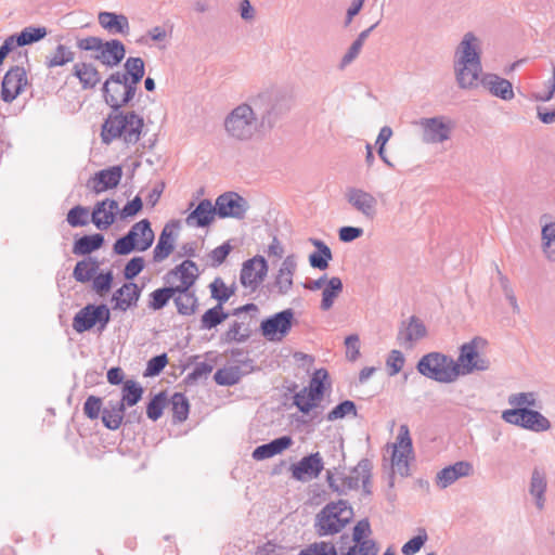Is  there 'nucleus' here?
<instances>
[{
    "mask_svg": "<svg viewBox=\"0 0 555 555\" xmlns=\"http://www.w3.org/2000/svg\"><path fill=\"white\" fill-rule=\"evenodd\" d=\"M282 94L275 89H264L249 95L224 117L227 135L240 142L250 141L273 127L282 113Z\"/></svg>",
    "mask_w": 555,
    "mask_h": 555,
    "instance_id": "nucleus-1",
    "label": "nucleus"
},
{
    "mask_svg": "<svg viewBox=\"0 0 555 555\" xmlns=\"http://www.w3.org/2000/svg\"><path fill=\"white\" fill-rule=\"evenodd\" d=\"M143 118L134 112L109 114L102 125L101 138L105 144L121 139L127 144H135L142 133Z\"/></svg>",
    "mask_w": 555,
    "mask_h": 555,
    "instance_id": "nucleus-2",
    "label": "nucleus"
},
{
    "mask_svg": "<svg viewBox=\"0 0 555 555\" xmlns=\"http://www.w3.org/2000/svg\"><path fill=\"white\" fill-rule=\"evenodd\" d=\"M76 46L81 51L91 52L93 60L109 68L119 65L126 55V47L118 39L103 40L89 36L78 39Z\"/></svg>",
    "mask_w": 555,
    "mask_h": 555,
    "instance_id": "nucleus-3",
    "label": "nucleus"
},
{
    "mask_svg": "<svg viewBox=\"0 0 555 555\" xmlns=\"http://www.w3.org/2000/svg\"><path fill=\"white\" fill-rule=\"evenodd\" d=\"M353 511L344 500L326 504L315 518V529L320 535L339 532L352 519Z\"/></svg>",
    "mask_w": 555,
    "mask_h": 555,
    "instance_id": "nucleus-4",
    "label": "nucleus"
},
{
    "mask_svg": "<svg viewBox=\"0 0 555 555\" xmlns=\"http://www.w3.org/2000/svg\"><path fill=\"white\" fill-rule=\"evenodd\" d=\"M486 345L487 341L483 338L475 337L461 346L456 361L453 360L455 371H457L456 378L474 372L489 370L490 361L481 352L486 348Z\"/></svg>",
    "mask_w": 555,
    "mask_h": 555,
    "instance_id": "nucleus-5",
    "label": "nucleus"
},
{
    "mask_svg": "<svg viewBox=\"0 0 555 555\" xmlns=\"http://www.w3.org/2000/svg\"><path fill=\"white\" fill-rule=\"evenodd\" d=\"M372 463L367 459L361 460L349 475H333L327 473V482L332 490L339 494H346L350 490H356L362 485L365 493H370L369 485L371 479Z\"/></svg>",
    "mask_w": 555,
    "mask_h": 555,
    "instance_id": "nucleus-6",
    "label": "nucleus"
},
{
    "mask_svg": "<svg viewBox=\"0 0 555 555\" xmlns=\"http://www.w3.org/2000/svg\"><path fill=\"white\" fill-rule=\"evenodd\" d=\"M155 235L147 219H142L134 223L129 232L118 238L113 246V250L117 255H128L132 250L145 251L153 242Z\"/></svg>",
    "mask_w": 555,
    "mask_h": 555,
    "instance_id": "nucleus-7",
    "label": "nucleus"
},
{
    "mask_svg": "<svg viewBox=\"0 0 555 555\" xmlns=\"http://www.w3.org/2000/svg\"><path fill=\"white\" fill-rule=\"evenodd\" d=\"M416 369L423 376L439 383L456 380L457 371H455L453 359L440 352H429L423 356Z\"/></svg>",
    "mask_w": 555,
    "mask_h": 555,
    "instance_id": "nucleus-8",
    "label": "nucleus"
},
{
    "mask_svg": "<svg viewBox=\"0 0 555 555\" xmlns=\"http://www.w3.org/2000/svg\"><path fill=\"white\" fill-rule=\"evenodd\" d=\"M137 89L126 80L120 72H115L106 79L103 85V95L107 105L113 109L126 106L134 98Z\"/></svg>",
    "mask_w": 555,
    "mask_h": 555,
    "instance_id": "nucleus-9",
    "label": "nucleus"
},
{
    "mask_svg": "<svg viewBox=\"0 0 555 555\" xmlns=\"http://www.w3.org/2000/svg\"><path fill=\"white\" fill-rule=\"evenodd\" d=\"M415 125L422 131V141L426 144H441L450 140L454 122L447 116L424 117Z\"/></svg>",
    "mask_w": 555,
    "mask_h": 555,
    "instance_id": "nucleus-10",
    "label": "nucleus"
},
{
    "mask_svg": "<svg viewBox=\"0 0 555 555\" xmlns=\"http://www.w3.org/2000/svg\"><path fill=\"white\" fill-rule=\"evenodd\" d=\"M111 320V312L106 305H87L80 309L73 319V328L83 333L98 325L103 331Z\"/></svg>",
    "mask_w": 555,
    "mask_h": 555,
    "instance_id": "nucleus-11",
    "label": "nucleus"
},
{
    "mask_svg": "<svg viewBox=\"0 0 555 555\" xmlns=\"http://www.w3.org/2000/svg\"><path fill=\"white\" fill-rule=\"evenodd\" d=\"M502 418L508 424L535 433L546 431L551 428V422L544 415L527 408L505 410L502 413Z\"/></svg>",
    "mask_w": 555,
    "mask_h": 555,
    "instance_id": "nucleus-12",
    "label": "nucleus"
},
{
    "mask_svg": "<svg viewBox=\"0 0 555 555\" xmlns=\"http://www.w3.org/2000/svg\"><path fill=\"white\" fill-rule=\"evenodd\" d=\"M294 311L285 309L267 319L260 324L262 335L271 341H281L291 331Z\"/></svg>",
    "mask_w": 555,
    "mask_h": 555,
    "instance_id": "nucleus-13",
    "label": "nucleus"
},
{
    "mask_svg": "<svg viewBox=\"0 0 555 555\" xmlns=\"http://www.w3.org/2000/svg\"><path fill=\"white\" fill-rule=\"evenodd\" d=\"M345 198L364 219L372 221L376 218L378 201L372 193L361 188L349 186L346 189Z\"/></svg>",
    "mask_w": 555,
    "mask_h": 555,
    "instance_id": "nucleus-14",
    "label": "nucleus"
},
{
    "mask_svg": "<svg viewBox=\"0 0 555 555\" xmlns=\"http://www.w3.org/2000/svg\"><path fill=\"white\" fill-rule=\"evenodd\" d=\"M412 454V440L406 425H401L396 443L392 446L391 466L395 473L405 476L409 472V459Z\"/></svg>",
    "mask_w": 555,
    "mask_h": 555,
    "instance_id": "nucleus-15",
    "label": "nucleus"
},
{
    "mask_svg": "<svg viewBox=\"0 0 555 555\" xmlns=\"http://www.w3.org/2000/svg\"><path fill=\"white\" fill-rule=\"evenodd\" d=\"M217 216L242 220L249 209V203L235 192H225L216 199Z\"/></svg>",
    "mask_w": 555,
    "mask_h": 555,
    "instance_id": "nucleus-16",
    "label": "nucleus"
},
{
    "mask_svg": "<svg viewBox=\"0 0 555 555\" xmlns=\"http://www.w3.org/2000/svg\"><path fill=\"white\" fill-rule=\"evenodd\" d=\"M28 85L27 73L22 66L11 67L4 75L1 83V100L12 103L21 95Z\"/></svg>",
    "mask_w": 555,
    "mask_h": 555,
    "instance_id": "nucleus-17",
    "label": "nucleus"
},
{
    "mask_svg": "<svg viewBox=\"0 0 555 555\" xmlns=\"http://www.w3.org/2000/svg\"><path fill=\"white\" fill-rule=\"evenodd\" d=\"M267 273V260L262 256H255L243 263L240 281L245 288L255 291L263 282Z\"/></svg>",
    "mask_w": 555,
    "mask_h": 555,
    "instance_id": "nucleus-18",
    "label": "nucleus"
},
{
    "mask_svg": "<svg viewBox=\"0 0 555 555\" xmlns=\"http://www.w3.org/2000/svg\"><path fill=\"white\" fill-rule=\"evenodd\" d=\"M455 81L459 88L472 90L480 83L482 74L481 62H460L453 61Z\"/></svg>",
    "mask_w": 555,
    "mask_h": 555,
    "instance_id": "nucleus-19",
    "label": "nucleus"
},
{
    "mask_svg": "<svg viewBox=\"0 0 555 555\" xmlns=\"http://www.w3.org/2000/svg\"><path fill=\"white\" fill-rule=\"evenodd\" d=\"M121 178L122 168L120 166H112L95 172L94 176L88 180L87 188L92 193L99 195L115 189L120 183Z\"/></svg>",
    "mask_w": 555,
    "mask_h": 555,
    "instance_id": "nucleus-20",
    "label": "nucleus"
},
{
    "mask_svg": "<svg viewBox=\"0 0 555 555\" xmlns=\"http://www.w3.org/2000/svg\"><path fill=\"white\" fill-rule=\"evenodd\" d=\"M198 276V268L192 260H184L168 272L166 280L173 288L190 289Z\"/></svg>",
    "mask_w": 555,
    "mask_h": 555,
    "instance_id": "nucleus-21",
    "label": "nucleus"
},
{
    "mask_svg": "<svg viewBox=\"0 0 555 555\" xmlns=\"http://www.w3.org/2000/svg\"><path fill=\"white\" fill-rule=\"evenodd\" d=\"M324 463L319 452L302 457L291 466L292 477L298 481H309L317 478L323 470Z\"/></svg>",
    "mask_w": 555,
    "mask_h": 555,
    "instance_id": "nucleus-22",
    "label": "nucleus"
},
{
    "mask_svg": "<svg viewBox=\"0 0 555 555\" xmlns=\"http://www.w3.org/2000/svg\"><path fill=\"white\" fill-rule=\"evenodd\" d=\"M482 40L474 33L468 31L463 35L460 43L455 48L453 61L460 62H481Z\"/></svg>",
    "mask_w": 555,
    "mask_h": 555,
    "instance_id": "nucleus-23",
    "label": "nucleus"
},
{
    "mask_svg": "<svg viewBox=\"0 0 555 555\" xmlns=\"http://www.w3.org/2000/svg\"><path fill=\"white\" fill-rule=\"evenodd\" d=\"M297 267L298 260L296 255L291 254L283 259L273 282V287L276 289L279 295L284 296L292 291L294 285L293 279L297 271Z\"/></svg>",
    "mask_w": 555,
    "mask_h": 555,
    "instance_id": "nucleus-24",
    "label": "nucleus"
},
{
    "mask_svg": "<svg viewBox=\"0 0 555 555\" xmlns=\"http://www.w3.org/2000/svg\"><path fill=\"white\" fill-rule=\"evenodd\" d=\"M474 473V467L470 462L459 461L440 469L435 478L436 486L443 490L456 482L459 479L468 477Z\"/></svg>",
    "mask_w": 555,
    "mask_h": 555,
    "instance_id": "nucleus-25",
    "label": "nucleus"
},
{
    "mask_svg": "<svg viewBox=\"0 0 555 555\" xmlns=\"http://www.w3.org/2000/svg\"><path fill=\"white\" fill-rule=\"evenodd\" d=\"M119 214V206L115 199L106 198L98 202L91 214V221L99 230H107Z\"/></svg>",
    "mask_w": 555,
    "mask_h": 555,
    "instance_id": "nucleus-26",
    "label": "nucleus"
},
{
    "mask_svg": "<svg viewBox=\"0 0 555 555\" xmlns=\"http://www.w3.org/2000/svg\"><path fill=\"white\" fill-rule=\"evenodd\" d=\"M179 229V222L172 221L167 223L157 241V244L153 250V259L155 262H162L167 259L175 248V242L177 238L176 231Z\"/></svg>",
    "mask_w": 555,
    "mask_h": 555,
    "instance_id": "nucleus-27",
    "label": "nucleus"
},
{
    "mask_svg": "<svg viewBox=\"0 0 555 555\" xmlns=\"http://www.w3.org/2000/svg\"><path fill=\"white\" fill-rule=\"evenodd\" d=\"M480 85L491 95L496 96L503 101H511L515 96L512 82L496 74H483L480 78Z\"/></svg>",
    "mask_w": 555,
    "mask_h": 555,
    "instance_id": "nucleus-28",
    "label": "nucleus"
},
{
    "mask_svg": "<svg viewBox=\"0 0 555 555\" xmlns=\"http://www.w3.org/2000/svg\"><path fill=\"white\" fill-rule=\"evenodd\" d=\"M98 23L112 35L128 36L130 33L129 20L124 14L103 11L98 14Z\"/></svg>",
    "mask_w": 555,
    "mask_h": 555,
    "instance_id": "nucleus-29",
    "label": "nucleus"
},
{
    "mask_svg": "<svg viewBox=\"0 0 555 555\" xmlns=\"http://www.w3.org/2000/svg\"><path fill=\"white\" fill-rule=\"evenodd\" d=\"M217 215L216 204L209 199H203L196 208L186 217L185 222L190 227L204 228L209 225Z\"/></svg>",
    "mask_w": 555,
    "mask_h": 555,
    "instance_id": "nucleus-30",
    "label": "nucleus"
},
{
    "mask_svg": "<svg viewBox=\"0 0 555 555\" xmlns=\"http://www.w3.org/2000/svg\"><path fill=\"white\" fill-rule=\"evenodd\" d=\"M427 334L426 326L424 323L412 317L406 326L400 330L398 339L400 344L405 348H412L418 340L424 338Z\"/></svg>",
    "mask_w": 555,
    "mask_h": 555,
    "instance_id": "nucleus-31",
    "label": "nucleus"
},
{
    "mask_svg": "<svg viewBox=\"0 0 555 555\" xmlns=\"http://www.w3.org/2000/svg\"><path fill=\"white\" fill-rule=\"evenodd\" d=\"M73 75L79 80L82 89H93L101 81V74L96 66L88 62L74 64Z\"/></svg>",
    "mask_w": 555,
    "mask_h": 555,
    "instance_id": "nucleus-32",
    "label": "nucleus"
},
{
    "mask_svg": "<svg viewBox=\"0 0 555 555\" xmlns=\"http://www.w3.org/2000/svg\"><path fill=\"white\" fill-rule=\"evenodd\" d=\"M139 297L140 289L137 284L126 283L113 294L112 301L115 302V309L126 311L137 304Z\"/></svg>",
    "mask_w": 555,
    "mask_h": 555,
    "instance_id": "nucleus-33",
    "label": "nucleus"
},
{
    "mask_svg": "<svg viewBox=\"0 0 555 555\" xmlns=\"http://www.w3.org/2000/svg\"><path fill=\"white\" fill-rule=\"evenodd\" d=\"M292 443L293 440L289 436L276 438L269 443L257 447L253 452V457L256 461L270 459L276 454L282 453L284 450L289 448Z\"/></svg>",
    "mask_w": 555,
    "mask_h": 555,
    "instance_id": "nucleus-34",
    "label": "nucleus"
},
{
    "mask_svg": "<svg viewBox=\"0 0 555 555\" xmlns=\"http://www.w3.org/2000/svg\"><path fill=\"white\" fill-rule=\"evenodd\" d=\"M546 478L543 472L533 469L531 474L529 493L533 498L534 505L539 511H543L545 507V492H546Z\"/></svg>",
    "mask_w": 555,
    "mask_h": 555,
    "instance_id": "nucleus-35",
    "label": "nucleus"
},
{
    "mask_svg": "<svg viewBox=\"0 0 555 555\" xmlns=\"http://www.w3.org/2000/svg\"><path fill=\"white\" fill-rule=\"evenodd\" d=\"M309 241L318 249V251L309 256L310 266L319 270L327 269L328 262L333 259L331 248L323 241L318 238H310Z\"/></svg>",
    "mask_w": 555,
    "mask_h": 555,
    "instance_id": "nucleus-36",
    "label": "nucleus"
},
{
    "mask_svg": "<svg viewBox=\"0 0 555 555\" xmlns=\"http://www.w3.org/2000/svg\"><path fill=\"white\" fill-rule=\"evenodd\" d=\"M125 414L124 403L109 401L102 411V422L108 429L116 430L120 427Z\"/></svg>",
    "mask_w": 555,
    "mask_h": 555,
    "instance_id": "nucleus-37",
    "label": "nucleus"
},
{
    "mask_svg": "<svg viewBox=\"0 0 555 555\" xmlns=\"http://www.w3.org/2000/svg\"><path fill=\"white\" fill-rule=\"evenodd\" d=\"M343 287L344 286H343V282H341L340 278H338V276L330 278L325 287L322 291V300H321L320 308L323 311H328L333 307L335 300L341 294Z\"/></svg>",
    "mask_w": 555,
    "mask_h": 555,
    "instance_id": "nucleus-38",
    "label": "nucleus"
},
{
    "mask_svg": "<svg viewBox=\"0 0 555 555\" xmlns=\"http://www.w3.org/2000/svg\"><path fill=\"white\" fill-rule=\"evenodd\" d=\"M246 374L241 364H231L219 369L214 376L215 382L220 386H233Z\"/></svg>",
    "mask_w": 555,
    "mask_h": 555,
    "instance_id": "nucleus-39",
    "label": "nucleus"
},
{
    "mask_svg": "<svg viewBox=\"0 0 555 555\" xmlns=\"http://www.w3.org/2000/svg\"><path fill=\"white\" fill-rule=\"evenodd\" d=\"M541 241L544 257L547 261L555 262V221H548L542 225Z\"/></svg>",
    "mask_w": 555,
    "mask_h": 555,
    "instance_id": "nucleus-40",
    "label": "nucleus"
},
{
    "mask_svg": "<svg viewBox=\"0 0 555 555\" xmlns=\"http://www.w3.org/2000/svg\"><path fill=\"white\" fill-rule=\"evenodd\" d=\"M124 72H120V75H124L129 83L138 88V83L145 73L144 61L141 57H128L124 64Z\"/></svg>",
    "mask_w": 555,
    "mask_h": 555,
    "instance_id": "nucleus-41",
    "label": "nucleus"
},
{
    "mask_svg": "<svg viewBox=\"0 0 555 555\" xmlns=\"http://www.w3.org/2000/svg\"><path fill=\"white\" fill-rule=\"evenodd\" d=\"M47 34L46 27L29 26L25 27L18 35L10 36V38H13L15 47H23L43 39Z\"/></svg>",
    "mask_w": 555,
    "mask_h": 555,
    "instance_id": "nucleus-42",
    "label": "nucleus"
},
{
    "mask_svg": "<svg viewBox=\"0 0 555 555\" xmlns=\"http://www.w3.org/2000/svg\"><path fill=\"white\" fill-rule=\"evenodd\" d=\"M169 34L164 26H154L141 36L137 42L144 46L155 43L159 49H165L168 42Z\"/></svg>",
    "mask_w": 555,
    "mask_h": 555,
    "instance_id": "nucleus-43",
    "label": "nucleus"
},
{
    "mask_svg": "<svg viewBox=\"0 0 555 555\" xmlns=\"http://www.w3.org/2000/svg\"><path fill=\"white\" fill-rule=\"evenodd\" d=\"M99 263L92 258L78 261L75 266L73 276L77 282H89L96 273Z\"/></svg>",
    "mask_w": 555,
    "mask_h": 555,
    "instance_id": "nucleus-44",
    "label": "nucleus"
},
{
    "mask_svg": "<svg viewBox=\"0 0 555 555\" xmlns=\"http://www.w3.org/2000/svg\"><path fill=\"white\" fill-rule=\"evenodd\" d=\"M177 310L180 314L191 315L195 311L197 299L189 289L177 291L173 297Z\"/></svg>",
    "mask_w": 555,
    "mask_h": 555,
    "instance_id": "nucleus-45",
    "label": "nucleus"
},
{
    "mask_svg": "<svg viewBox=\"0 0 555 555\" xmlns=\"http://www.w3.org/2000/svg\"><path fill=\"white\" fill-rule=\"evenodd\" d=\"M75 59V53L70 50L69 47L64 44H59L55 50L47 56L46 65L49 68L64 66L67 63L73 62Z\"/></svg>",
    "mask_w": 555,
    "mask_h": 555,
    "instance_id": "nucleus-46",
    "label": "nucleus"
},
{
    "mask_svg": "<svg viewBox=\"0 0 555 555\" xmlns=\"http://www.w3.org/2000/svg\"><path fill=\"white\" fill-rule=\"evenodd\" d=\"M104 242L102 234L85 235L77 240L74 245V254L87 255L99 249Z\"/></svg>",
    "mask_w": 555,
    "mask_h": 555,
    "instance_id": "nucleus-47",
    "label": "nucleus"
},
{
    "mask_svg": "<svg viewBox=\"0 0 555 555\" xmlns=\"http://www.w3.org/2000/svg\"><path fill=\"white\" fill-rule=\"evenodd\" d=\"M228 313L223 311L221 305H217L214 308L208 309L201 319L202 330H211L217 325L221 324L227 318Z\"/></svg>",
    "mask_w": 555,
    "mask_h": 555,
    "instance_id": "nucleus-48",
    "label": "nucleus"
},
{
    "mask_svg": "<svg viewBox=\"0 0 555 555\" xmlns=\"http://www.w3.org/2000/svg\"><path fill=\"white\" fill-rule=\"evenodd\" d=\"M142 393L143 388L139 383L131 379L126 380L122 387V398L118 402L124 403V406H132L141 400Z\"/></svg>",
    "mask_w": 555,
    "mask_h": 555,
    "instance_id": "nucleus-49",
    "label": "nucleus"
},
{
    "mask_svg": "<svg viewBox=\"0 0 555 555\" xmlns=\"http://www.w3.org/2000/svg\"><path fill=\"white\" fill-rule=\"evenodd\" d=\"M177 294V288H173L171 285L169 287L158 288L151 293L150 297V308L153 310L163 309L168 301L173 298Z\"/></svg>",
    "mask_w": 555,
    "mask_h": 555,
    "instance_id": "nucleus-50",
    "label": "nucleus"
},
{
    "mask_svg": "<svg viewBox=\"0 0 555 555\" xmlns=\"http://www.w3.org/2000/svg\"><path fill=\"white\" fill-rule=\"evenodd\" d=\"M321 398L315 397L314 393L310 392L306 388L297 392L294 397V404L302 413H309L313 408L317 406Z\"/></svg>",
    "mask_w": 555,
    "mask_h": 555,
    "instance_id": "nucleus-51",
    "label": "nucleus"
},
{
    "mask_svg": "<svg viewBox=\"0 0 555 555\" xmlns=\"http://www.w3.org/2000/svg\"><path fill=\"white\" fill-rule=\"evenodd\" d=\"M171 405L175 421L179 423L184 422L188 418L190 409L186 397L181 392H176L171 397Z\"/></svg>",
    "mask_w": 555,
    "mask_h": 555,
    "instance_id": "nucleus-52",
    "label": "nucleus"
},
{
    "mask_svg": "<svg viewBox=\"0 0 555 555\" xmlns=\"http://www.w3.org/2000/svg\"><path fill=\"white\" fill-rule=\"evenodd\" d=\"M298 555H337V551L333 543L321 541L307 545Z\"/></svg>",
    "mask_w": 555,
    "mask_h": 555,
    "instance_id": "nucleus-53",
    "label": "nucleus"
},
{
    "mask_svg": "<svg viewBox=\"0 0 555 555\" xmlns=\"http://www.w3.org/2000/svg\"><path fill=\"white\" fill-rule=\"evenodd\" d=\"M350 414L353 416L357 415L356 404L350 400H345L327 413L326 420L330 422H334L337 420H341Z\"/></svg>",
    "mask_w": 555,
    "mask_h": 555,
    "instance_id": "nucleus-54",
    "label": "nucleus"
},
{
    "mask_svg": "<svg viewBox=\"0 0 555 555\" xmlns=\"http://www.w3.org/2000/svg\"><path fill=\"white\" fill-rule=\"evenodd\" d=\"M113 272L107 271L106 273H100L93 276L92 288L101 297L108 294L113 283Z\"/></svg>",
    "mask_w": 555,
    "mask_h": 555,
    "instance_id": "nucleus-55",
    "label": "nucleus"
},
{
    "mask_svg": "<svg viewBox=\"0 0 555 555\" xmlns=\"http://www.w3.org/2000/svg\"><path fill=\"white\" fill-rule=\"evenodd\" d=\"M211 297L217 299L218 305H223L229 298L234 294V289L232 287H228L221 279H216L210 284Z\"/></svg>",
    "mask_w": 555,
    "mask_h": 555,
    "instance_id": "nucleus-56",
    "label": "nucleus"
},
{
    "mask_svg": "<svg viewBox=\"0 0 555 555\" xmlns=\"http://www.w3.org/2000/svg\"><path fill=\"white\" fill-rule=\"evenodd\" d=\"M508 403L515 409L535 406L537 395L534 392H517L508 397Z\"/></svg>",
    "mask_w": 555,
    "mask_h": 555,
    "instance_id": "nucleus-57",
    "label": "nucleus"
},
{
    "mask_svg": "<svg viewBox=\"0 0 555 555\" xmlns=\"http://www.w3.org/2000/svg\"><path fill=\"white\" fill-rule=\"evenodd\" d=\"M328 374L324 369L317 370L310 380L307 390L314 393L315 397L322 398L324 391V382L327 379Z\"/></svg>",
    "mask_w": 555,
    "mask_h": 555,
    "instance_id": "nucleus-58",
    "label": "nucleus"
},
{
    "mask_svg": "<svg viewBox=\"0 0 555 555\" xmlns=\"http://www.w3.org/2000/svg\"><path fill=\"white\" fill-rule=\"evenodd\" d=\"M89 210L83 206H75L67 214V222L72 227H83L89 222Z\"/></svg>",
    "mask_w": 555,
    "mask_h": 555,
    "instance_id": "nucleus-59",
    "label": "nucleus"
},
{
    "mask_svg": "<svg viewBox=\"0 0 555 555\" xmlns=\"http://www.w3.org/2000/svg\"><path fill=\"white\" fill-rule=\"evenodd\" d=\"M545 91L543 92H533L530 95V99L535 102H548L553 99L555 94V66L552 67V76L544 83Z\"/></svg>",
    "mask_w": 555,
    "mask_h": 555,
    "instance_id": "nucleus-60",
    "label": "nucleus"
},
{
    "mask_svg": "<svg viewBox=\"0 0 555 555\" xmlns=\"http://www.w3.org/2000/svg\"><path fill=\"white\" fill-rule=\"evenodd\" d=\"M166 397L163 392L156 395L147 404L146 414L147 417L152 421H157L165 408Z\"/></svg>",
    "mask_w": 555,
    "mask_h": 555,
    "instance_id": "nucleus-61",
    "label": "nucleus"
},
{
    "mask_svg": "<svg viewBox=\"0 0 555 555\" xmlns=\"http://www.w3.org/2000/svg\"><path fill=\"white\" fill-rule=\"evenodd\" d=\"M378 547L373 540L364 543L353 544L348 551L341 555H377Z\"/></svg>",
    "mask_w": 555,
    "mask_h": 555,
    "instance_id": "nucleus-62",
    "label": "nucleus"
},
{
    "mask_svg": "<svg viewBox=\"0 0 555 555\" xmlns=\"http://www.w3.org/2000/svg\"><path fill=\"white\" fill-rule=\"evenodd\" d=\"M404 361H405V359L401 351L391 350L386 360V365L389 370L388 374L390 376L397 375L402 370V367L404 365Z\"/></svg>",
    "mask_w": 555,
    "mask_h": 555,
    "instance_id": "nucleus-63",
    "label": "nucleus"
},
{
    "mask_svg": "<svg viewBox=\"0 0 555 555\" xmlns=\"http://www.w3.org/2000/svg\"><path fill=\"white\" fill-rule=\"evenodd\" d=\"M427 533L423 530L418 535L412 538L402 546V553L404 555H414L417 553L424 543L427 541Z\"/></svg>",
    "mask_w": 555,
    "mask_h": 555,
    "instance_id": "nucleus-64",
    "label": "nucleus"
}]
</instances>
